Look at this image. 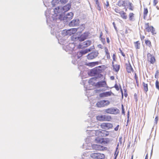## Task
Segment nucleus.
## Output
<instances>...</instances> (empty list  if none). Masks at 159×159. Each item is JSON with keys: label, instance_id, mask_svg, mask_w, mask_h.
<instances>
[{"label": "nucleus", "instance_id": "obj_1", "mask_svg": "<svg viewBox=\"0 0 159 159\" xmlns=\"http://www.w3.org/2000/svg\"><path fill=\"white\" fill-rule=\"evenodd\" d=\"M117 5L119 7H124L125 9V11H127L128 7L129 6V9L131 11L134 10L133 6L132 3L129 1L126 0H119Z\"/></svg>", "mask_w": 159, "mask_h": 159}, {"label": "nucleus", "instance_id": "obj_2", "mask_svg": "<svg viewBox=\"0 0 159 159\" xmlns=\"http://www.w3.org/2000/svg\"><path fill=\"white\" fill-rule=\"evenodd\" d=\"M145 30L146 32L149 33L151 32L153 35L156 34L155 29L152 26L150 25L149 23H146L144 24Z\"/></svg>", "mask_w": 159, "mask_h": 159}, {"label": "nucleus", "instance_id": "obj_3", "mask_svg": "<svg viewBox=\"0 0 159 159\" xmlns=\"http://www.w3.org/2000/svg\"><path fill=\"white\" fill-rule=\"evenodd\" d=\"M96 119L100 121H111L112 119V117L110 116L106 115H98L96 117Z\"/></svg>", "mask_w": 159, "mask_h": 159}, {"label": "nucleus", "instance_id": "obj_4", "mask_svg": "<svg viewBox=\"0 0 159 159\" xmlns=\"http://www.w3.org/2000/svg\"><path fill=\"white\" fill-rule=\"evenodd\" d=\"M73 13L72 12L68 13L66 15L63 17L62 15H61L59 18L61 20H64L67 22L70 21L73 17Z\"/></svg>", "mask_w": 159, "mask_h": 159}, {"label": "nucleus", "instance_id": "obj_5", "mask_svg": "<svg viewBox=\"0 0 159 159\" xmlns=\"http://www.w3.org/2000/svg\"><path fill=\"white\" fill-rule=\"evenodd\" d=\"M115 11L119 13L121 17L123 19L126 20L127 18V15L126 12L124 11L121 10L119 7H117L115 9Z\"/></svg>", "mask_w": 159, "mask_h": 159}, {"label": "nucleus", "instance_id": "obj_6", "mask_svg": "<svg viewBox=\"0 0 159 159\" xmlns=\"http://www.w3.org/2000/svg\"><path fill=\"white\" fill-rule=\"evenodd\" d=\"M106 113L111 114H116L119 112V111L116 108L111 107L106 109L104 110Z\"/></svg>", "mask_w": 159, "mask_h": 159}, {"label": "nucleus", "instance_id": "obj_7", "mask_svg": "<svg viewBox=\"0 0 159 159\" xmlns=\"http://www.w3.org/2000/svg\"><path fill=\"white\" fill-rule=\"evenodd\" d=\"M109 132L106 130H97L96 131L95 135L99 137H106L109 135Z\"/></svg>", "mask_w": 159, "mask_h": 159}, {"label": "nucleus", "instance_id": "obj_8", "mask_svg": "<svg viewBox=\"0 0 159 159\" xmlns=\"http://www.w3.org/2000/svg\"><path fill=\"white\" fill-rule=\"evenodd\" d=\"M105 88L107 89L109 87L108 86L106 81L102 80L97 82L95 84V88Z\"/></svg>", "mask_w": 159, "mask_h": 159}, {"label": "nucleus", "instance_id": "obj_9", "mask_svg": "<svg viewBox=\"0 0 159 159\" xmlns=\"http://www.w3.org/2000/svg\"><path fill=\"white\" fill-rule=\"evenodd\" d=\"M91 158L94 159H103L105 158V155L102 153H93L90 154Z\"/></svg>", "mask_w": 159, "mask_h": 159}, {"label": "nucleus", "instance_id": "obj_10", "mask_svg": "<svg viewBox=\"0 0 159 159\" xmlns=\"http://www.w3.org/2000/svg\"><path fill=\"white\" fill-rule=\"evenodd\" d=\"M110 103L108 100H102L96 103V105L98 107H101L108 105Z\"/></svg>", "mask_w": 159, "mask_h": 159}, {"label": "nucleus", "instance_id": "obj_11", "mask_svg": "<svg viewBox=\"0 0 159 159\" xmlns=\"http://www.w3.org/2000/svg\"><path fill=\"white\" fill-rule=\"evenodd\" d=\"M101 66H99L92 70L90 71L91 75L94 76L101 73L102 72V70L100 69Z\"/></svg>", "mask_w": 159, "mask_h": 159}, {"label": "nucleus", "instance_id": "obj_12", "mask_svg": "<svg viewBox=\"0 0 159 159\" xmlns=\"http://www.w3.org/2000/svg\"><path fill=\"white\" fill-rule=\"evenodd\" d=\"M100 127L102 129L108 130L112 128L113 125L111 123L104 122L101 124Z\"/></svg>", "mask_w": 159, "mask_h": 159}, {"label": "nucleus", "instance_id": "obj_13", "mask_svg": "<svg viewBox=\"0 0 159 159\" xmlns=\"http://www.w3.org/2000/svg\"><path fill=\"white\" fill-rule=\"evenodd\" d=\"M98 54L99 53L98 51L93 52L88 54L87 57L88 59L92 60L97 57Z\"/></svg>", "mask_w": 159, "mask_h": 159}, {"label": "nucleus", "instance_id": "obj_14", "mask_svg": "<svg viewBox=\"0 0 159 159\" xmlns=\"http://www.w3.org/2000/svg\"><path fill=\"white\" fill-rule=\"evenodd\" d=\"M125 65L126 66V71L129 74V75L130 76V75H132L134 71L129 63H126Z\"/></svg>", "mask_w": 159, "mask_h": 159}, {"label": "nucleus", "instance_id": "obj_15", "mask_svg": "<svg viewBox=\"0 0 159 159\" xmlns=\"http://www.w3.org/2000/svg\"><path fill=\"white\" fill-rule=\"evenodd\" d=\"M91 44V41L90 40H87L79 44V47L80 48H86L90 46Z\"/></svg>", "mask_w": 159, "mask_h": 159}, {"label": "nucleus", "instance_id": "obj_16", "mask_svg": "<svg viewBox=\"0 0 159 159\" xmlns=\"http://www.w3.org/2000/svg\"><path fill=\"white\" fill-rule=\"evenodd\" d=\"M112 94L113 95L114 94L111 91H110L100 93L99 96L101 98H105L111 96Z\"/></svg>", "mask_w": 159, "mask_h": 159}, {"label": "nucleus", "instance_id": "obj_17", "mask_svg": "<svg viewBox=\"0 0 159 159\" xmlns=\"http://www.w3.org/2000/svg\"><path fill=\"white\" fill-rule=\"evenodd\" d=\"M147 59L151 64H153L155 61V57L150 53H148L147 54Z\"/></svg>", "mask_w": 159, "mask_h": 159}, {"label": "nucleus", "instance_id": "obj_18", "mask_svg": "<svg viewBox=\"0 0 159 159\" xmlns=\"http://www.w3.org/2000/svg\"><path fill=\"white\" fill-rule=\"evenodd\" d=\"M92 147L93 149L97 151H103L104 149V147L103 146L97 144H93Z\"/></svg>", "mask_w": 159, "mask_h": 159}, {"label": "nucleus", "instance_id": "obj_19", "mask_svg": "<svg viewBox=\"0 0 159 159\" xmlns=\"http://www.w3.org/2000/svg\"><path fill=\"white\" fill-rule=\"evenodd\" d=\"M54 11L55 14L56 15L55 16H57L58 15H59L60 16L62 15L63 13H62L61 8H60L59 7H58L54 9Z\"/></svg>", "mask_w": 159, "mask_h": 159}, {"label": "nucleus", "instance_id": "obj_20", "mask_svg": "<svg viewBox=\"0 0 159 159\" xmlns=\"http://www.w3.org/2000/svg\"><path fill=\"white\" fill-rule=\"evenodd\" d=\"M71 4L70 3H68L66 5L64 6L61 8L62 13H63L68 11L70 8Z\"/></svg>", "mask_w": 159, "mask_h": 159}, {"label": "nucleus", "instance_id": "obj_21", "mask_svg": "<svg viewBox=\"0 0 159 159\" xmlns=\"http://www.w3.org/2000/svg\"><path fill=\"white\" fill-rule=\"evenodd\" d=\"M88 36L87 33H84L82 34L80 37H79L78 39L80 41H82L86 39Z\"/></svg>", "mask_w": 159, "mask_h": 159}, {"label": "nucleus", "instance_id": "obj_22", "mask_svg": "<svg viewBox=\"0 0 159 159\" xmlns=\"http://www.w3.org/2000/svg\"><path fill=\"white\" fill-rule=\"evenodd\" d=\"M77 29L76 28H72L67 30L66 31L67 34L69 35H71L75 34L77 31Z\"/></svg>", "mask_w": 159, "mask_h": 159}, {"label": "nucleus", "instance_id": "obj_23", "mask_svg": "<svg viewBox=\"0 0 159 159\" xmlns=\"http://www.w3.org/2000/svg\"><path fill=\"white\" fill-rule=\"evenodd\" d=\"M79 20H73L69 23V25L70 26H75L78 25L79 24Z\"/></svg>", "mask_w": 159, "mask_h": 159}, {"label": "nucleus", "instance_id": "obj_24", "mask_svg": "<svg viewBox=\"0 0 159 159\" xmlns=\"http://www.w3.org/2000/svg\"><path fill=\"white\" fill-rule=\"evenodd\" d=\"M96 78L95 77L90 79L89 81V84L92 85L95 87V84L96 83H95V82L96 81Z\"/></svg>", "mask_w": 159, "mask_h": 159}, {"label": "nucleus", "instance_id": "obj_25", "mask_svg": "<svg viewBox=\"0 0 159 159\" xmlns=\"http://www.w3.org/2000/svg\"><path fill=\"white\" fill-rule=\"evenodd\" d=\"M91 51V50L90 49H86L84 50L78 52V54H79V55H80L81 56H82L83 55L85 54L88 52H90Z\"/></svg>", "mask_w": 159, "mask_h": 159}, {"label": "nucleus", "instance_id": "obj_26", "mask_svg": "<svg viewBox=\"0 0 159 159\" xmlns=\"http://www.w3.org/2000/svg\"><path fill=\"white\" fill-rule=\"evenodd\" d=\"M148 13V8L146 7H144L143 11V17L144 19L145 20L146 19Z\"/></svg>", "mask_w": 159, "mask_h": 159}, {"label": "nucleus", "instance_id": "obj_27", "mask_svg": "<svg viewBox=\"0 0 159 159\" xmlns=\"http://www.w3.org/2000/svg\"><path fill=\"white\" fill-rule=\"evenodd\" d=\"M129 20L130 21H133L135 20L134 14L133 13L131 12L129 14Z\"/></svg>", "mask_w": 159, "mask_h": 159}, {"label": "nucleus", "instance_id": "obj_28", "mask_svg": "<svg viewBox=\"0 0 159 159\" xmlns=\"http://www.w3.org/2000/svg\"><path fill=\"white\" fill-rule=\"evenodd\" d=\"M134 46L136 49H139L140 48V43L139 41H138L136 42H134Z\"/></svg>", "mask_w": 159, "mask_h": 159}, {"label": "nucleus", "instance_id": "obj_29", "mask_svg": "<svg viewBox=\"0 0 159 159\" xmlns=\"http://www.w3.org/2000/svg\"><path fill=\"white\" fill-rule=\"evenodd\" d=\"M145 43L146 45L149 48H151L152 47L151 42L150 40L148 39H145Z\"/></svg>", "mask_w": 159, "mask_h": 159}, {"label": "nucleus", "instance_id": "obj_30", "mask_svg": "<svg viewBox=\"0 0 159 159\" xmlns=\"http://www.w3.org/2000/svg\"><path fill=\"white\" fill-rule=\"evenodd\" d=\"M104 49L105 50V51L106 53V55L107 56V59H110V53L108 52V50L107 47H105Z\"/></svg>", "mask_w": 159, "mask_h": 159}, {"label": "nucleus", "instance_id": "obj_31", "mask_svg": "<svg viewBox=\"0 0 159 159\" xmlns=\"http://www.w3.org/2000/svg\"><path fill=\"white\" fill-rule=\"evenodd\" d=\"M143 90L145 92H147L148 90V84L145 82L143 83Z\"/></svg>", "mask_w": 159, "mask_h": 159}, {"label": "nucleus", "instance_id": "obj_32", "mask_svg": "<svg viewBox=\"0 0 159 159\" xmlns=\"http://www.w3.org/2000/svg\"><path fill=\"white\" fill-rule=\"evenodd\" d=\"M103 138L97 137L95 139V141L97 143H102L103 142Z\"/></svg>", "mask_w": 159, "mask_h": 159}, {"label": "nucleus", "instance_id": "obj_33", "mask_svg": "<svg viewBox=\"0 0 159 159\" xmlns=\"http://www.w3.org/2000/svg\"><path fill=\"white\" fill-rule=\"evenodd\" d=\"M120 67V65H113V70L116 72H118L119 70Z\"/></svg>", "mask_w": 159, "mask_h": 159}, {"label": "nucleus", "instance_id": "obj_34", "mask_svg": "<svg viewBox=\"0 0 159 159\" xmlns=\"http://www.w3.org/2000/svg\"><path fill=\"white\" fill-rule=\"evenodd\" d=\"M102 32H101L100 33L99 38L102 42L103 43V44H105L106 43L105 40L104 38H102Z\"/></svg>", "mask_w": 159, "mask_h": 159}, {"label": "nucleus", "instance_id": "obj_35", "mask_svg": "<svg viewBox=\"0 0 159 159\" xmlns=\"http://www.w3.org/2000/svg\"><path fill=\"white\" fill-rule=\"evenodd\" d=\"M134 75V78L136 80V83L137 84H138L139 82L138 77L136 73L134 71L133 72L132 75H130V76L132 75Z\"/></svg>", "mask_w": 159, "mask_h": 159}, {"label": "nucleus", "instance_id": "obj_36", "mask_svg": "<svg viewBox=\"0 0 159 159\" xmlns=\"http://www.w3.org/2000/svg\"><path fill=\"white\" fill-rule=\"evenodd\" d=\"M103 142L102 143H103L104 144H106L109 143L110 142V140L109 139L107 138H103Z\"/></svg>", "mask_w": 159, "mask_h": 159}, {"label": "nucleus", "instance_id": "obj_37", "mask_svg": "<svg viewBox=\"0 0 159 159\" xmlns=\"http://www.w3.org/2000/svg\"><path fill=\"white\" fill-rule=\"evenodd\" d=\"M59 2V0H53L52 2V5L55 6L57 5Z\"/></svg>", "mask_w": 159, "mask_h": 159}, {"label": "nucleus", "instance_id": "obj_38", "mask_svg": "<svg viewBox=\"0 0 159 159\" xmlns=\"http://www.w3.org/2000/svg\"><path fill=\"white\" fill-rule=\"evenodd\" d=\"M156 87L157 89L159 90V83L158 80H157L155 83Z\"/></svg>", "mask_w": 159, "mask_h": 159}, {"label": "nucleus", "instance_id": "obj_39", "mask_svg": "<svg viewBox=\"0 0 159 159\" xmlns=\"http://www.w3.org/2000/svg\"><path fill=\"white\" fill-rule=\"evenodd\" d=\"M114 87L117 91H118L120 89V86H119L117 84H115Z\"/></svg>", "mask_w": 159, "mask_h": 159}, {"label": "nucleus", "instance_id": "obj_40", "mask_svg": "<svg viewBox=\"0 0 159 159\" xmlns=\"http://www.w3.org/2000/svg\"><path fill=\"white\" fill-rule=\"evenodd\" d=\"M159 75V71L158 70H157L156 71V73L155 75V77L157 79L158 78V75Z\"/></svg>", "mask_w": 159, "mask_h": 159}, {"label": "nucleus", "instance_id": "obj_41", "mask_svg": "<svg viewBox=\"0 0 159 159\" xmlns=\"http://www.w3.org/2000/svg\"><path fill=\"white\" fill-rule=\"evenodd\" d=\"M101 91H102V90L101 89H96L94 90V94L100 92Z\"/></svg>", "mask_w": 159, "mask_h": 159}, {"label": "nucleus", "instance_id": "obj_42", "mask_svg": "<svg viewBox=\"0 0 159 159\" xmlns=\"http://www.w3.org/2000/svg\"><path fill=\"white\" fill-rule=\"evenodd\" d=\"M68 1V0H60L61 3L62 4H65L67 3Z\"/></svg>", "mask_w": 159, "mask_h": 159}, {"label": "nucleus", "instance_id": "obj_43", "mask_svg": "<svg viewBox=\"0 0 159 159\" xmlns=\"http://www.w3.org/2000/svg\"><path fill=\"white\" fill-rule=\"evenodd\" d=\"M124 96L125 97H127L128 95L127 89H124Z\"/></svg>", "mask_w": 159, "mask_h": 159}, {"label": "nucleus", "instance_id": "obj_44", "mask_svg": "<svg viewBox=\"0 0 159 159\" xmlns=\"http://www.w3.org/2000/svg\"><path fill=\"white\" fill-rule=\"evenodd\" d=\"M158 2V0H153V5L156 6Z\"/></svg>", "mask_w": 159, "mask_h": 159}, {"label": "nucleus", "instance_id": "obj_45", "mask_svg": "<svg viewBox=\"0 0 159 159\" xmlns=\"http://www.w3.org/2000/svg\"><path fill=\"white\" fill-rule=\"evenodd\" d=\"M116 55L115 54H113L112 56V59H113V61H112V64L113 63L114 61H116Z\"/></svg>", "mask_w": 159, "mask_h": 159}, {"label": "nucleus", "instance_id": "obj_46", "mask_svg": "<svg viewBox=\"0 0 159 159\" xmlns=\"http://www.w3.org/2000/svg\"><path fill=\"white\" fill-rule=\"evenodd\" d=\"M119 50L120 51V52L121 53L122 55L124 57H125V53L122 52L121 49L120 48H119Z\"/></svg>", "mask_w": 159, "mask_h": 159}, {"label": "nucleus", "instance_id": "obj_47", "mask_svg": "<svg viewBox=\"0 0 159 159\" xmlns=\"http://www.w3.org/2000/svg\"><path fill=\"white\" fill-rule=\"evenodd\" d=\"M120 92H121V93L122 98H123V90L122 89L120 85Z\"/></svg>", "mask_w": 159, "mask_h": 159}, {"label": "nucleus", "instance_id": "obj_48", "mask_svg": "<svg viewBox=\"0 0 159 159\" xmlns=\"http://www.w3.org/2000/svg\"><path fill=\"white\" fill-rule=\"evenodd\" d=\"M89 65L92 67H93L95 66V64L94 62H90L89 63Z\"/></svg>", "mask_w": 159, "mask_h": 159}, {"label": "nucleus", "instance_id": "obj_49", "mask_svg": "<svg viewBox=\"0 0 159 159\" xmlns=\"http://www.w3.org/2000/svg\"><path fill=\"white\" fill-rule=\"evenodd\" d=\"M158 120V116H156L155 119V121L156 123L157 124Z\"/></svg>", "mask_w": 159, "mask_h": 159}, {"label": "nucleus", "instance_id": "obj_50", "mask_svg": "<svg viewBox=\"0 0 159 159\" xmlns=\"http://www.w3.org/2000/svg\"><path fill=\"white\" fill-rule=\"evenodd\" d=\"M105 5L107 8V7H108L109 6V2L108 1H107V2H106V3L105 4Z\"/></svg>", "mask_w": 159, "mask_h": 159}, {"label": "nucleus", "instance_id": "obj_51", "mask_svg": "<svg viewBox=\"0 0 159 159\" xmlns=\"http://www.w3.org/2000/svg\"><path fill=\"white\" fill-rule=\"evenodd\" d=\"M97 7L98 10L99 11H100L101 10V8L100 6V4L97 5Z\"/></svg>", "mask_w": 159, "mask_h": 159}, {"label": "nucleus", "instance_id": "obj_52", "mask_svg": "<svg viewBox=\"0 0 159 159\" xmlns=\"http://www.w3.org/2000/svg\"><path fill=\"white\" fill-rule=\"evenodd\" d=\"M140 38V39H141V40L142 41L143 40H144V39H145V37L144 36H143V35L142 36V35H141Z\"/></svg>", "mask_w": 159, "mask_h": 159}, {"label": "nucleus", "instance_id": "obj_53", "mask_svg": "<svg viewBox=\"0 0 159 159\" xmlns=\"http://www.w3.org/2000/svg\"><path fill=\"white\" fill-rule=\"evenodd\" d=\"M49 11L48 10H47L46 11V12H45V15H46V16L47 17L48 16V13H49Z\"/></svg>", "mask_w": 159, "mask_h": 159}, {"label": "nucleus", "instance_id": "obj_54", "mask_svg": "<svg viewBox=\"0 0 159 159\" xmlns=\"http://www.w3.org/2000/svg\"><path fill=\"white\" fill-rule=\"evenodd\" d=\"M119 127V125H118L115 128V129H114L115 130V131L118 130V129Z\"/></svg>", "mask_w": 159, "mask_h": 159}, {"label": "nucleus", "instance_id": "obj_55", "mask_svg": "<svg viewBox=\"0 0 159 159\" xmlns=\"http://www.w3.org/2000/svg\"><path fill=\"white\" fill-rule=\"evenodd\" d=\"M95 2H96V5H98V4H99V0H94Z\"/></svg>", "mask_w": 159, "mask_h": 159}, {"label": "nucleus", "instance_id": "obj_56", "mask_svg": "<svg viewBox=\"0 0 159 159\" xmlns=\"http://www.w3.org/2000/svg\"><path fill=\"white\" fill-rule=\"evenodd\" d=\"M98 47L99 48H100L101 49H102L103 48V46L102 45H101V44H99V45H98Z\"/></svg>", "mask_w": 159, "mask_h": 159}, {"label": "nucleus", "instance_id": "obj_57", "mask_svg": "<svg viewBox=\"0 0 159 159\" xmlns=\"http://www.w3.org/2000/svg\"><path fill=\"white\" fill-rule=\"evenodd\" d=\"M94 62V63L95 64V66L96 65H98L100 63V62H98V61H95V62Z\"/></svg>", "mask_w": 159, "mask_h": 159}, {"label": "nucleus", "instance_id": "obj_58", "mask_svg": "<svg viewBox=\"0 0 159 159\" xmlns=\"http://www.w3.org/2000/svg\"><path fill=\"white\" fill-rule=\"evenodd\" d=\"M110 79L112 80H113L115 79L114 77L113 76H111L110 77Z\"/></svg>", "mask_w": 159, "mask_h": 159}, {"label": "nucleus", "instance_id": "obj_59", "mask_svg": "<svg viewBox=\"0 0 159 159\" xmlns=\"http://www.w3.org/2000/svg\"><path fill=\"white\" fill-rule=\"evenodd\" d=\"M107 42L108 43H110V40H109V38L108 37L107 38Z\"/></svg>", "mask_w": 159, "mask_h": 159}, {"label": "nucleus", "instance_id": "obj_60", "mask_svg": "<svg viewBox=\"0 0 159 159\" xmlns=\"http://www.w3.org/2000/svg\"><path fill=\"white\" fill-rule=\"evenodd\" d=\"M122 109L123 113H124V109L123 105H122Z\"/></svg>", "mask_w": 159, "mask_h": 159}, {"label": "nucleus", "instance_id": "obj_61", "mask_svg": "<svg viewBox=\"0 0 159 159\" xmlns=\"http://www.w3.org/2000/svg\"><path fill=\"white\" fill-rule=\"evenodd\" d=\"M134 97L136 99V101H137V100H138V99H137V95L136 94H134Z\"/></svg>", "mask_w": 159, "mask_h": 159}, {"label": "nucleus", "instance_id": "obj_62", "mask_svg": "<svg viewBox=\"0 0 159 159\" xmlns=\"http://www.w3.org/2000/svg\"><path fill=\"white\" fill-rule=\"evenodd\" d=\"M113 26H114V27L115 28V29H116V24H115V23L114 22H113Z\"/></svg>", "mask_w": 159, "mask_h": 159}, {"label": "nucleus", "instance_id": "obj_63", "mask_svg": "<svg viewBox=\"0 0 159 159\" xmlns=\"http://www.w3.org/2000/svg\"><path fill=\"white\" fill-rule=\"evenodd\" d=\"M145 159H148V154L146 155Z\"/></svg>", "mask_w": 159, "mask_h": 159}, {"label": "nucleus", "instance_id": "obj_64", "mask_svg": "<svg viewBox=\"0 0 159 159\" xmlns=\"http://www.w3.org/2000/svg\"><path fill=\"white\" fill-rule=\"evenodd\" d=\"M133 157H134V154L133 153H132L131 154V159H133Z\"/></svg>", "mask_w": 159, "mask_h": 159}]
</instances>
